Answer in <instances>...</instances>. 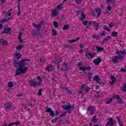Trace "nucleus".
<instances>
[{
  "instance_id": "09e8293b",
  "label": "nucleus",
  "mask_w": 126,
  "mask_h": 126,
  "mask_svg": "<svg viewBox=\"0 0 126 126\" xmlns=\"http://www.w3.org/2000/svg\"><path fill=\"white\" fill-rule=\"evenodd\" d=\"M64 65H65V68L66 69V71H68V66H67V64H66L65 63H63Z\"/></svg>"
},
{
  "instance_id": "473e14b6",
  "label": "nucleus",
  "mask_w": 126,
  "mask_h": 126,
  "mask_svg": "<svg viewBox=\"0 0 126 126\" xmlns=\"http://www.w3.org/2000/svg\"><path fill=\"white\" fill-rule=\"evenodd\" d=\"M59 119H60V118H55L53 119H52V121H51V123H53V124H55L56 123H57V121H58L59 120Z\"/></svg>"
},
{
  "instance_id": "0e129e2a",
  "label": "nucleus",
  "mask_w": 126,
  "mask_h": 126,
  "mask_svg": "<svg viewBox=\"0 0 126 126\" xmlns=\"http://www.w3.org/2000/svg\"><path fill=\"white\" fill-rule=\"evenodd\" d=\"M13 124L14 125H16V126H19L20 125V123H19V121L14 122Z\"/></svg>"
},
{
  "instance_id": "49530a36",
  "label": "nucleus",
  "mask_w": 126,
  "mask_h": 126,
  "mask_svg": "<svg viewBox=\"0 0 126 126\" xmlns=\"http://www.w3.org/2000/svg\"><path fill=\"white\" fill-rule=\"evenodd\" d=\"M66 112H64L63 113H62L60 116L59 117V119H61V118H63V117H64V116H66Z\"/></svg>"
},
{
  "instance_id": "5fc2aeb1",
  "label": "nucleus",
  "mask_w": 126,
  "mask_h": 126,
  "mask_svg": "<svg viewBox=\"0 0 126 126\" xmlns=\"http://www.w3.org/2000/svg\"><path fill=\"white\" fill-rule=\"evenodd\" d=\"M4 14H5L6 16H10V15H11V13L9 12H6V13H4Z\"/></svg>"
},
{
  "instance_id": "f03ea898",
  "label": "nucleus",
  "mask_w": 126,
  "mask_h": 126,
  "mask_svg": "<svg viewBox=\"0 0 126 126\" xmlns=\"http://www.w3.org/2000/svg\"><path fill=\"white\" fill-rule=\"evenodd\" d=\"M45 113H49L50 116L51 117H55V116H58L60 114V112L56 111L55 113L52 110V108L49 107H46Z\"/></svg>"
},
{
  "instance_id": "b1692460",
  "label": "nucleus",
  "mask_w": 126,
  "mask_h": 126,
  "mask_svg": "<svg viewBox=\"0 0 126 126\" xmlns=\"http://www.w3.org/2000/svg\"><path fill=\"white\" fill-rule=\"evenodd\" d=\"M96 48L97 49V53H99L100 52H102V51H104V48L103 47H96Z\"/></svg>"
},
{
  "instance_id": "c03bdc74",
  "label": "nucleus",
  "mask_w": 126,
  "mask_h": 126,
  "mask_svg": "<svg viewBox=\"0 0 126 126\" xmlns=\"http://www.w3.org/2000/svg\"><path fill=\"white\" fill-rule=\"evenodd\" d=\"M43 91V90L41 89H40L38 90V93L37 94L38 96H42V92Z\"/></svg>"
},
{
  "instance_id": "13d9d810",
  "label": "nucleus",
  "mask_w": 126,
  "mask_h": 126,
  "mask_svg": "<svg viewBox=\"0 0 126 126\" xmlns=\"http://www.w3.org/2000/svg\"><path fill=\"white\" fill-rule=\"evenodd\" d=\"M113 97L114 98H116V99H118V100H119V99H120V95H113Z\"/></svg>"
},
{
  "instance_id": "f3484780",
  "label": "nucleus",
  "mask_w": 126,
  "mask_h": 126,
  "mask_svg": "<svg viewBox=\"0 0 126 126\" xmlns=\"http://www.w3.org/2000/svg\"><path fill=\"white\" fill-rule=\"evenodd\" d=\"M32 35L33 36H37V35H39V30H33L32 31Z\"/></svg>"
},
{
  "instance_id": "f257e3e1",
  "label": "nucleus",
  "mask_w": 126,
  "mask_h": 126,
  "mask_svg": "<svg viewBox=\"0 0 126 126\" xmlns=\"http://www.w3.org/2000/svg\"><path fill=\"white\" fill-rule=\"evenodd\" d=\"M16 58L13 62V65L14 67H17L16 70V73L14 74V76L16 75H21L22 73H26V71L28 70V67H25V65L27 64L26 62H30V59H22L21 60L18 62L17 60L21 59V54L20 53H16L15 54Z\"/></svg>"
},
{
  "instance_id": "6e6552de",
  "label": "nucleus",
  "mask_w": 126,
  "mask_h": 126,
  "mask_svg": "<svg viewBox=\"0 0 126 126\" xmlns=\"http://www.w3.org/2000/svg\"><path fill=\"white\" fill-rule=\"evenodd\" d=\"M115 54L116 55H118V56H121V55H123V56H126V49H124L123 51H117L115 52Z\"/></svg>"
},
{
  "instance_id": "f8f14e48",
  "label": "nucleus",
  "mask_w": 126,
  "mask_h": 126,
  "mask_svg": "<svg viewBox=\"0 0 126 126\" xmlns=\"http://www.w3.org/2000/svg\"><path fill=\"white\" fill-rule=\"evenodd\" d=\"M61 87L62 89L64 90V91H66L68 94H70V95L72 94V92L71 91H69L68 89H67V88H66V87H65L63 86H62V85H61Z\"/></svg>"
},
{
  "instance_id": "864d4df0",
  "label": "nucleus",
  "mask_w": 126,
  "mask_h": 126,
  "mask_svg": "<svg viewBox=\"0 0 126 126\" xmlns=\"http://www.w3.org/2000/svg\"><path fill=\"white\" fill-rule=\"evenodd\" d=\"M123 91L126 92V84H123Z\"/></svg>"
},
{
  "instance_id": "ea45409f",
  "label": "nucleus",
  "mask_w": 126,
  "mask_h": 126,
  "mask_svg": "<svg viewBox=\"0 0 126 126\" xmlns=\"http://www.w3.org/2000/svg\"><path fill=\"white\" fill-rule=\"evenodd\" d=\"M52 34L53 36H57V35L58 34V33H57V31H56L55 30H53Z\"/></svg>"
},
{
  "instance_id": "dca6fc26",
  "label": "nucleus",
  "mask_w": 126,
  "mask_h": 126,
  "mask_svg": "<svg viewBox=\"0 0 126 126\" xmlns=\"http://www.w3.org/2000/svg\"><path fill=\"white\" fill-rule=\"evenodd\" d=\"M108 121L109 122L106 124V126H114V121L113 120V118H109Z\"/></svg>"
},
{
  "instance_id": "5701e85b",
  "label": "nucleus",
  "mask_w": 126,
  "mask_h": 126,
  "mask_svg": "<svg viewBox=\"0 0 126 126\" xmlns=\"http://www.w3.org/2000/svg\"><path fill=\"white\" fill-rule=\"evenodd\" d=\"M99 119H98V118H97V117L96 116H94L93 117L92 120V122H93V123H97V122H98Z\"/></svg>"
},
{
  "instance_id": "3c124183",
  "label": "nucleus",
  "mask_w": 126,
  "mask_h": 126,
  "mask_svg": "<svg viewBox=\"0 0 126 126\" xmlns=\"http://www.w3.org/2000/svg\"><path fill=\"white\" fill-rule=\"evenodd\" d=\"M83 24L84 26H86L87 23H88V21L85 20V21H82Z\"/></svg>"
},
{
  "instance_id": "aec40b11",
  "label": "nucleus",
  "mask_w": 126,
  "mask_h": 126,
  "mask_svg": "<svg viewBox=\"0 0 126 126\" xmlns=\"http://www.w3.org/2000/svg\"><path fill=\"white\" fill-rule=\"evenodd\" d=\"M10 20V18L8 19H4L3 20H0V23L2 24L4 23V22H7Z\"/></svg>"
},
{
  "instance_id": "72a5a7b5",
  "label": "nucleus",
  "mask_w": 126,
  "mask_h": 126,
  "mask_svg": "<svg viewBox=\"0 0 126 126\" xmlns=\"http://www.w3.org/2000/svg\"><path fill=\"white\" fill-rule=\"evenodd\" d=\"M81 16L82 17V18H83V19H85V18H86V15L84 14V11L81 12Z\"/></svg>"
},
{
  "instance_id": "2f4dec72",
  "label": "nucleus",
  "mask_w": 126,
  "mask_h": 126,
  "mask_svg": "<svg viewBox=\"0 0 126 126\" xmlns=\"http://www.w3.org/2000/svg\"><path fill=\"white\" fill-rule=\"evenodd\" d=\"M116 119H117V121H118V122L119 123V125L120 126H123V123L122 122H121V120H120V117H117Z\"/></svg>"
},
{
  "instance_id": "0eeeda50",
  "label": "nucleus",
  "mask_w": 126,
  "mask_h": 126,
  "mask_svg": "<svg viewBox=\"0 0 126 126\" xmlns=\"http://www.w3.org/2000/svg\"><path fill=\"white\" fill-rule=\"evenodd\" d=\"M100 11H101V8H99L98 10L96 9H94L92 10V12H93L94 16H96V14H97V18L99 17V16H100V14H101V12H100Z\"/></svg>"
},
{
  "instance_id": "c85d7f7f",
  "label": "nucleus",
  "mask_w": 126,
  "mask_h": 126,
  "mask_svg": "<svg viewBox=\"0 0 126 126\" xmlns=\"http://www.w3.org/2000/svg\"><path fill=\"white\" fill-rule=\"evenodd\" d=\"M100 77H99L98 76H94L93 77V80H94V81H99L100 80Z\"/></svg>"
},
{
  "instance_id": "9b49d317",
  "label": "nucleus",
  "mask_w": 126,
  "mask_h": 126,
  "mask_svg": "<svg viewBox=\"0 0 126 126\" xmlns=\"http://www.w3.org/2000/svg\"><path fill=\"white\" fill-rule=\"evenodd\" d=\"M44 22L43 21L41 22L38 25H36L35 24H32V25L35 28H37V30H41V27H42V25Z\"/></svg>"
},
{
  "instance_id": "e2e57ef3",
  "label": "nucleus",
  "mask_w": 126,
  "mask_h": 126,
  "mask_svg": "<svg viewBox=\"0 0 126 126\" xmlns=\"http://www.w3.org/2000/svg\"><path fill=\"white\" fill-rule=\"evenodd\" d=\"M120 70L123 72H126V69L125 68H121Z\"/></svg>"
},
{
  "instance_id": "c756f323",
  "label": "nucleus",
  "mask_w": 126,
  "mask_h": 126,
  "mask_svg": "<svg viewBox=\"0 0 126 126\" xmlns=\"http://www.w3.org/2000/svg\"><path fill=\"white\" fill-rule=\"evenodd\" d=\"M84 87H85V85H82V86L80 88V91H79V94H82V91H83V90L84 89Z\"/></svg>"
},
{
  "instance_id": "338daca9",
  "label": "nucleus",
  "mask_w": 126,
  "mask_h": 126,
  "mask_svg": "<svg viewBox=\"0 0 126 126\" xmlns=\"http://www.w3.org/2000/svg\"><path fill=\"white\" fill-rule=\"evenodd\" d=\"M37 78L38 79V80H39V82H42V78L41 77H40V76H37Z\"/></svg>"
},
{
  "instance_id": "774afa93",
  "label": "nucleus",
  "mask_w": 126,
  "mask_h": 126,
  "mask_svg": "<svg viewBox=\"0 0 126 126\" xmlns=\"http://www.w3.org/2000/svg\"><path fill=\"white\" fill-rule=\"evenodd\" d=\"M82 1V0H75V2L76 3H81Z\"/></svg>"
},
{
  "instance_id": "20e7f679",
  "label": "nucleus",
  "mask_w": 126,
  "mask_h": 126,
  "mask_svg": "<svg viewBox=\"0 0 126 126\" xmlns=\"http://www.w3.org/2000/svg\"><path fill=\"white\" fill-rule=\"evenodd\" d=\"M29 84L31 87L33 86V87L36 88L37 86H40L41 85V83L40 82H37V81H35V79H31L29 82Z\"/></svg>"
},
{
  "instance_id": "7ed1b4c3",
  "label": "nucleus",
  "mask_w": 126,
  "mask_h": 126,
  "mask_svg": "<svg viewBox=\"0 0 126 126\" xmlns=\"http://www.w3.org/2000/svg\"><path fill=\"white\" fill-rule=\"evenodd\" d=\"M62 108L63 110H65V111H68V114H71V113H72L71 110H74L75 107L74 105H71L70 103H69V105L67 106H63Z\"/></svg>"
},
{
  "instance_id": "052dcab7",
  "label": "nucleus",
  "mask_w": 126,
  "mask_h": 126,
  "mask_svg": "<svg viewBox=\"0 0 126 126\" xmlns=\"http://www.w3.org/2000/svg\"><path fill=\"white\" fill-rule=\"evenodd\" d=\"M45 61H46L45 58H40V62H41L42 63H44Z\"/></svg>"
},
{
  "instance_id": "4be33fe9",
  "label": "nucleus",
  "mask_w": 126,
  "mask_h": 126,
  "mask_svg": "<svg viewBox=\"0 0 126 126\" xmlns=\"http://www.w3.org/2000/svg\"><path fill=\"white\" fill-rule=\"evenodd\" d=\"M93 75V73H88V80L89 81H91V79L92 78V76Z\"/></svg>"
},
{
  "instance_id": "9d476101",
  "label": "nucleus",
  "mask_w": 126,
  "mask_h": 126,
  "mask_svg": "<svg viewBox=\"0 0 126 126\" xmlns=\"http://www.w3.org/2000/svg\"><path fill=\"white\" fill-rule=\"evenodd\" d=\"M102 62V59L98 58L96 59H94L93 61L94 63L96 65H98V64H100V63Z\"/></svg>"
},
{
  "instance_id": "a878e982",
  "label": "nucleus",
  "mask_w": 126,
  "mask_h": 126,
  "mask_svg": "<svg viewBox=\"0 0 126 126\" xmlns=\"http://www.w3.org/2000/svg\"><path fill=\"white\" fill-rule=\"evenodd\" d=\"M21 34H22V32H20L19 33V36H18V40H19L20 42H21V43H23V40H22V39L21 38Z\"/></svg>"
},
{
  "instance_id": "6ab92c4d",
  "label": "nucleus",
  "mask_w": 126,
  "mask_h": 126,
  "mask_svg": "<svg viewBox=\"0 0 126 126\" xmlns=\"http://www.w3.org/2000/svg\"><path fill=\"white\" fill-rule=\"evenodd\" d=\"M45 69L46 70L48 71V72H50L52 70V69H53V65L50 64L49 66H47L45 68Z\"/></svg>"
},
{
  "instance_id": "69168bd1",
  "label": "nucleus",
  "mask_w": 126,
  "mask_h": 126,
  "mask_svg": "<svg viewBox=\"0 0 126 126\" xmlns=\"http://www.w3.org/2000/svg\"><path fill=\"white\" fill-rule=\"evenodd\" d=\"M86 70H91V66H88V67H86Z\"/></svg>"
},
{
  "instance_id": "603ef678",
  "label": "nucleus",
  "mask_w": 126,
  "mask_h": 126,
  "mask_svg": "<svg viewBox=\"0 0 126 126\" xmlns=\"http://www.w3.org/2000/svg\"><path fill=\"white\" fill-rule=\"evenodd\" d=\"M16 49L17 50V51H20V50H22V47L21 46H16Z\"/></svg>"
},
{
  "instance_id": "2eb2a0df",
  "label": "nucleus",
  "mask_w": 126,
  "mask_h": 126,
  "mask_svg": "<svg viewBox=\"0 0 126 126\" xmlns=\"http://www.w3.org/2000/svg\"><path fill=\"white\" fill-rule=\"evenodd\" d=\"M95 92L96 95H94V99L98 100V99H100V98H101V97L102 96V94H100L99 92H96V91Z\"/></svg>"
},
{
  "instance_id": "4d7b16f0",
  "label": "nucleus",
  "mask_w": 126,
  "mask_h": 126,
  "mask_svg": "<svg viewBox=\"0 0 126 126\" xmlns=\"http://www.w3.org/2000/svg\"><path fill=\"white\" fill-rule=\"evenodd\" d=\"M77 64L78 67H80V66H81V65H82V62H77Z\"/></svg>"
},
{
  "instance_id": "423d86ee",
  "label": "nucleus",
  "mask_w": 126,
  "mask_h": 126,
  "mask_svg": "<svg viewBox=\"0 0 126 126\" xmlns=\"http://www.w3.org/2000/svg\"><path fill=\"white\" fill-rule=\"evenodd\" d=\"M10 31H11V29L9 27H7L6 28H5L4 30L1 31L0 32V34H10Z\"/></svg>"
},
{
  "instance_id": "a19ab883",
  "label": "nucleus",
  "mask_w": 126,
  "mask_h": 126,
  "mask_svg": "<svg viewBox=\"0 0 126 126\" xmlns=\"http://www.w3.org/2000/svg\"><path fill=\"white\" fill-rule=\"evenodd\" d=\"M8 86L9 87V88H12V87H13V83L12 82H10L8 84Z\"/></svg>"
},
{
  "instance_id": "f704fd0d",
  "label": "nucleus",
  "mask_w": 126,
  "mask_h": 126,
  "mask_svg": "<svg viewBox=\"0 0 126 126\" xmlns=\"http://www.w3.org/2000/svg\"><path fill=\"white\" fill-rule=\"evenodd\" d=\"M53 25H54L55 28H58V27H59V24L58 23V22L56 21L53 22Z\"/></svg>"
},
{
  "instance_id": "8fccbe9b",
  "label": "nucleus",
  "mask_w": 126,
  "mask_h": 126,
  "mask_svg": "<svg viewBox=\"0 0 126 126\" xmlns=\"http://www.w3.org/2000/svg\"><path fill=\"white\" fill-rule=\"evenodd\" d=\"M106 8L108 11H110L112 9V7H111V5H108L106 7Z\"/></svg>"
},
{
  "instance_id": "412c9836",
  "label": "nucleus",
  "mask_w": 126,
  "mask_h": 126,
  "mask_svg": "<svg viewBox=\"0 0 126 126\" xmlns=\"http://www.w3.org/2000/svg\"><path fill=\"white\" fill-rule=\"evenodd\" d=\"M86 57H87L88 59H93L92 54L90 53V52L86 54Z\"/></svg>"
},
{
  "instance_id": "37998d69",
  "label": "nucleus",
  "mask_w": 126,
  "mask_h": 126,
  "mask_svg": "<svg viewBox=\"0 0 126 126\" xmlns=\"http://www.w3.org/2000/svg\"><path fill=\"white\" fill-rule=\"evenodd\" d=\"M57 8L59 10H62V9H63V5L62 4H60V5H58Z\"/></svg>"
},
{
  "instance_id": "1a4fd4ad",
  "label": "nucleus",
  "mask_w": 126,
  "mask_h": 126,
  "mask_svg": "<svg viewBox=\"0 0 126 126\" xmlns=\"http://www.w3.org/2000/svg\"><path fill=\"white\" fill-rule=\"evenodd\" d=\"M4 106L5 110H7V111H9V110H11V109H12V106H11V104L9 102H6L4 104Z\"/></svg>"
},
{
  "instance_id": "4468645a",
  "label": "nucleus",
  "mask_w": 126,
  "mask_h": 126,
  "mask_svg": "<svg viewBox=\"0 0 126 126\" xmlns=\"http://www.w3.org/2000/svg\"><path fill=\"white\" fill-rule=\"evenodd\" d=\"M89 111L90 112L91 115H94L95 113V108L93 106H90L89 107Z\"/></svg>"
},
{
  "instance_id": "a18cd8bd",
  "label": "nucleus",
  "mask_w": 126,
  "mask_h": 126,
  "mask_svg": "<svg viewBox=\"0 0 126 126\" xmlns=\"http://www.w3.org/2000/svg\"><path fill=\"white\" fill-rule=\"evenodd\" d=\"M103 29H104V30H107L108 32H110V31H111V30H110V29H109V28L106 26L103 27Z\"/></svg>"
},
{
  "instance_id": "58836bf2",
  "label": "nucleus",
  "mask_w": 126,
  "mask_h": 126,
  "mask_svg": "<svg viewBox=\"0 0 126 126\" xmlns=\"http://www.w3.org/2000/svg\"><path fill=\"white\" fill-rule=\"evenodd\" d=\"M115 82H116V80H112L111 81H109L108 83L111 85V86H114L115 85Z\"/></svg>"
},
{
  "instance_id": "ddd939ff",
  "label": "nucleus",
  "mask_w": 126,
  "mask_h": 126,
  "mask_svg": "<svg viewBox=\"0 0 126 126\" xmlns=\"http://www.w3.org/2000/svg\"><path fill=\"white\" fill-rule=\"evenodd\" d=\"M93 24L94 27L95 28L96 31H98V29H99V25H100V24L96 23V21H93Z\"/></svg>"
},
{
  "instance_id": "bf43d9fd",
  "label": "nucleus",
  "mask_w": 126,
  "mask_h": 126,
  "mask_svg": "<svg viewBox=\"0 0 126 126\" xmlns=\"http://www.w3.org/2000/svg\"><path fill=\"white\" fill-rule=\"evenodd\" d=\"M101 36H106V32L105 31H103L101 32Z\"/></svg>"
},
{
  "instance_id": "39448f33",
  "label": "nucleus",
  "mask_w": 126,
  "mask_h": 126,
  "mask_svg": "<svg viewBox=\"0 0 126 126\" xmlns=\"http://www.w3.org/2000/svg\"><path fill=\"white\" fill-rule=\"evenodd\" d=\"M111 59L112 63H119V60L122 61L125 58H124V56L120 55L119 56L112 57H111Z\"/></svg>"
},
{
  "instance_id": "4c0bfd02",
  "label": "nucleus",
  "mask_w": 126,
  "mask_h": 126,
  "mask_svg": "<svg viewBox=\"0 0 126 126\" xmlns=\"http://www.w3.org/2000/svg\"><path fill=\"white\" fill-rule=\"evenodd\" d=\"M96 83H98L100 85L102 86V87H103V86H105V83H104V82L97 81L96 82Z\"/></svg>"
},
{
  "instance_id": "de8ad7c7",
  "label": "nucleus",
  "mask_w": 126,
  "mask_h": 126,
  "mask_svg": "<svg viewBox=\"0 0 126 126\" xmlns=\"http://www.w3.org/2000/svg\"><path fill=\"white\" fill-rule=\"evenodd\" d=\"M112 101H113V98H110L109 100L106 101L105 104H110L112 103Z\"/></svg>"
},
{
  "instance_id": "c9c22d12",
  "label": "nucleus",
  "mask_w": 126,
  "mask_h": 126,
  "mask_svg": "<svg viewBox=\"0 0 126 126\" xmlns=\"http://www.w3.org/2000/svg\"><path fill=\"white\" fill-rule=\"evenodd\" d=\"M93 38L94 39H97V40H99V39H100V36L94 34L93 35Z\"/></svg>"
},
{
  "instance_id": "680f3d73",
  "label": "nucleus",
  "mask_w": 126,
  "mask_h": 126,
  "mask_svg": "<svg viewBox=\"0 0 126 126\" xmlns=\"http://www.w3.org/2000/svg\"><path fill=\"white\" fill-rule=\"evenodd\" d=\"M118 104H123V100H122V98H120L118 99Z\"/></svg>"
},
{
  "instance_id": "7c9ffc66",
  "label": "nucleus",
  "mask_w": 126,
  "mask_h": 126,
  "mask_svg": "<svg viewBox=\"0 0 126 126\" xmlns=\"http://www.w3.org/2000/svg\"><path fill=\"white\" fill-rule=\"evenodd\" d=\"M80 39V37H77L76 39H72L70 40L69 43H74L75 42H77Z\"/></svg>"
},
{
  "instance_id": "6e6d98bb",
  "label": "nucleus",
  "mask_w": 126,
  "mask_h": 126,
  "mask_svg": "<svg viewBox=\"0 0 126 126\" xmlns=\"http://www.w3.org/2000/svg\"><path fill=\"white\" fill-rule=\"evenodd\" d=\"M89 90H90V88H89L88 87H87L86 89L85 90V92L86 93H88L89 92Z\"/></svg>"
},
{
  "instance_id": "cd10ccee",
  "label": "nucleus",
  "mask_w": 126,
  "mask_h": 126,
  "mask_svg": "<svg viewBox=\"0 0 126 126\" xmlns=\"http://www.w3.org/2000/svg\"><path fill=\"white\" fill-rule=\"evenodd\" d=\"M111 36H112V37H117L118 36V32H116V31H113L111 33Z\"/></svg>"
},
{
  "instance_id": "393cba45",
  "label": "nucleus",
  "mask_w": 126,
  "mask_h": 126,
  "mask_svg": "<svg viewBox=\"0 0 126 126\" xmlns=\"http://www.w3.org/2000/svg\"><path fill=\"white\" fill-rule=\"evenodd\" d=\"M0 41L2 45H4L5 46H6V45H7V41H5L4 39H0Z\"/></svg>"
},
{
  "instance_id": "a211bd4d",
  "label": "nucleus",
  "mask_w": 126,
  "mask_h": 126,
  "mask_svg": "<svg viewBox=\"0 0 126 126\" xmlns=\"http://www.w3.org/2000/svg\"><path fill=\"white\" fill-rule=\"evenodd\" d=\"M52 12V15H51L52 17H53V16H57V15L59 14V12L56 9L53 10Z\"/></svg>"
},
{
  "instance_id": "79ce46f5",
  "label": "nucleus",
  "mask_w": 126,
  "mask_h": 126,
  "mask_svg": "<svg viewBox=\"0 0 126 126\" xmlns=\"http://www.w3.org/2000/svg\"><path fill=\"white\" fill-rule=\"evenodd\" d=\"M79 69H80V70H86V67L84 66H80L79 67Z\"/></svg>"
},
{
  "instance_id": "bb28decb",
  "label": "nucleus",
  "mask_w": 126,
  "mask_h": 126,
  "mask_svg": "<svg viewBox=\"0 0 126 126\" xmlns=\"http://www.w3.org/2000/svg\"><path fill=\"white\" fill-rule=\"evenodd\" d=\"M60 63H62L61 61H55L54 62V63H56V64H57V68L59 69L61 68V66H60Z\"/></svg>"
},
{
  "instance_id": "e433bc0d",
  "label": "nucleus",
  "mask_w": 126,
  "mask_h": 126,
  "mask_svg": "<svg viewBox=\"0 0 126 126\" xmlns=\"http://www.w3.org/2000/svg\"><path fill=\"white\" fill-rule=\"evenodd\" d=\"M69 29V26H68V25H65L63 26V30H67V29Z\"/></svg>"
}]
</instances>
